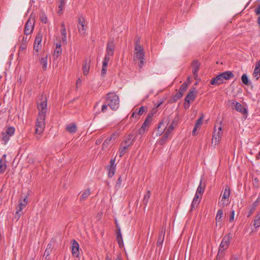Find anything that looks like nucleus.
I'll list each match as a JSON object with an SVG mask.
<instances>
[{
    "instance_id": "1",
    "label": "nucleus",
    "mask_w": 260,
    "mask_h": 260,
    "mask_svg": "<svg viewBox=\"0 0 260 260\" xmlns=\"http://www.w3.org/2000/svg\"><path fill=\"white\" fill-rule=\"evenodd\" d=\"M145 52L143 47L141 45L140 41L137 40L135 44V50L134 53V60H140L138 66L140 68H142L144 64Z\"/></svg>"
},
{
    "instance_id": "2",
    "label": "nucleus",
    "mask_w": 260,
    "mask_h": 260,
    "mask_svg": "<svg viewBox=\"0 0 260 260\" xmlns=\"http://www.w3.org/2000/svg\"><path fill=\"white\" fill-rule=\"evenodd\" d=\"M106 103L110 108L114 111L118 109L119 106V96L114 92L108 93L105 96Z\"/></svg>"
},
{
    "instance_id": "3",
    "label": "nucleus",
    "mask_w": 260,
    "mask_h": 260,
    "mask_svg": "<svg viewBox=\"0 0 260 260\" xmlns=\"http://www.w3.org/2000/svg\"><path fill=\"white\" fill-rule=\"evenodd\" d=\"M45 118L43 112L39 114L36 123L35 134L36 138L39 140L41 138V135L43 133L45 127Z\"/></svg>"
},
{
    "instance_id": "4",
    "label": "nucleus",
    "mask_w": 260,
    "mask_h": 260,
    "mask_svg": "<svg viewBox=\"0 0 260 260\" xmlns=\"http://www.w3.org/2000/svg\"><path fill=\"white\" fill-rule=\"evenodd\" d=\"M232 237V235L231 233H228L223 237L219 247L217 258H220L223 256L224 251L229 247Z\"/></svg>"
},
{
    "instance_id": "5",
    "label": "nucleus",
    "mask_w": 260,
    "mask_h": 260,
    "mask_svg": "<svg viewBox=\"0 0 260 260\" xmlns=\"http://www.w3.org/2000/svg\"><path fill=\"white\" fill-rule=\"evenodd\" d=\"M115 49V43L114 39H109L107 42L106 53L104 59L110 60L111 57L114 55Z\"/></svg>"
},
{
    "instance_id": "6",
    "label": "nucleus",
    "mask_w": 260,
    "mask_h": 260,
    "mask_svg": "<svg viewBox=\"0 0 260 260\" xmlns=\"http://www.w3.org/2000/svg\"><path fill=\"white\" fill-rule=\"evenodd\" d=\"M15 132V129L13 126L7 127L5 132H3L0 138V140L2 141V144L6 145L10 140V138L14 135Z\"/></svg>"
},
{
    "instance_id": "7",
    "label": "nucleus",
    "mask_w": 260,
    "mask_h": 260,
    "mask_svg": "<svg viewBox=\"0 0 260 260\" xmlns=\"http://www.w3.org/2000/svg\"><path fill=\"white\" fill-rule=\"evenodd\" d=\"M77 27L79 34L82 37L85 36L87 24L85 18L82 16L78 17Z\"/></svg>"
},
{
    "instance_id": "8",
    "label": "nucleus",
    "mask_w": 260,
    "mask_h": 260,
    "mask_svg": "<svg viewBox=\"0 0 260 260\" xmlns=\"http://www.w3.org/2000/svg\"><path fill=\"white\" fill-rule=\"evenodd\" d=\"M223 132L222 131L221 126H219L218 128L217 131L216 129V126H214V132L212 136V142L214 141L215 145L218 144L221 139Z\"/></svg>"
},
{
    "instance_id": "9",
    "label": "nucleus",
    "mask_w": 260,
    "mask_h": 260,
    "mask_svg": "<svg viewBox=\"0 0 260 260\" xmlns=\"http://www.w3.org/2000/svg\"><path fill=\"white\" fill-rule=\"evenodd\" d=\"M35 26V20L34 19H31L29 18L25 25L24 33L25 35L27 36L30 34L34 28Z\"/></svg>"
},
{
    "instance_id": "10",
    "label": "nucleus",
    "mask_w": 260,
    "mask_h": 260,
    "mask_svg": "<svg viewBox=\"0 0 260 260\" xmlns=\"http://www.w3.org/2000/svg\"><path fill=\"white\" fill-rule=\"evenodd\" d=\"M41 97L42 102L38 104V109L39 110V114H40L42 112H43L44 116H46L47 112L46 108L47 106V99L45 96L42 95Z\"/></svg>"
},
{
    "instance_id": "11",
    "label": "nucleus",
    "mask_w": 260,
    "mask_h": 260,
    "mask_svg": "<svg viewBox=\"0 0 260 260\" xmlns=\"http://www.w3.org/2000/svg\"><path fill=\"white\" fill-rule=\"evenodd\" d=\"M230 188L229 186L226 185L225 187L221 200V202L223 206L227 205L229 203V197L230 196Z\"/></svg>"
},
{
    "instance_id": "12",
    "label": "nucleus",
    "mask_w": 260,
    "mask_h": 260,
    "mask_svg": "<svg viewBox=\"0 0 260 260\" xmlns=\"http://www.w3.org/2000/svg\"><path fill=\"white\" fill-rule=\"evenodd\" d=\"M27 205V197L25 198L23 201V202L22 201H19V209H18L15 213V218L18 220L20 216H21V215L22 214V209L23 208H24V207H26Z\"/></svg>"
},
{
    "instance_id": "13",
    "label": "nucleus",
    "mask_w": 260,
    "mask_h": 260,
    "mask_svg": "<svg viewBox=\"0 0 260 260\" xmlns=\"http://www.w3.org/2000/svg\"><path fill=\"white\" fill-rule=\"evenodd\" d=\"M170 120L168 118L166 120H163L159 123L157 127V132L156 133L157 136H160L163 134Z\"/></svg>"
},
{
    "instance_id": "14",
    "label": "nucleus",
    "mask_w": 260,
    "mask_h": 260,
    "mask_svg": "<svg viewBox=\"0 0 260 260\" xmlns=\"http://www.w3.org/2000/svg\"><path fill=\"white\" fill-rule=\"evenodd\" d=\"M118 134L117 133H113L111 136L105 140L102 144V149L105 150L109 144L114 142L118 136Z\"/></svg>"
},
{
    "instance_id": "15",
    "label": "nucleus",
    "mask_w": 260,
    "mask_h": 260,
    "mask_svg": "<svg viewBox=\"0 0 260 260\" xmlns=\"http://www.w3.org/2000/svg\"><path fill=\"white\" fill-rule=\"evenodd\" d=\"M72 253L73 256L78 257L79 255V245L75 239L72 241Z\"/></svg>"
},
{
    "instance_id": "16",
    "label": "nucleus",
    "mask_w": 260,
    "mask_h": 260,
    "mask_svg": "<svg viewBox=\"0 0 260 260\" xmlns=\"http://www.w3.org/2000/svg\"><path fill=\"white\" fill-rule=\"evenodd\" d=\"M235 106V109L237 111L243 114H246L247 113L246 109L240 103L233 101L232 103V106Z\"/></svg>"
},
{
    "instance_id": "17",
    "label": "nucleus",
    "mask_w": 260,
    "mask_h": 260,
    "mask_svg": "<svg viewBox=\"0 0 260 260\" xmlns=\"http://www.w3.org/2000/svg\"><path fill=\"white\" fill-rule=\"evenodd\" d=\"M191 66L192 67V74L195 79L198 76V72L200 67V63L197 60H193L192 62Z\"/></svg>"
},
{
    "instance_id": "18",
    "label": "nucleus",
    "mask_w": 260,
    "mask_h": 260,
    "mask_svg": "<svg viewBox=\"0 0 260 260\" xmlns=\"http://www.w3.org/2000/svg\"><path fill=\"white\" fill-rule=\"evenodd\" d=\"M165 228L162 227L161 230H160L158 237L157 240L156 245L157 247H160L161 248L162 247V243L164 241V238L165 235Z\"/></svg>"
},
{
    "instance_id": "19",
    "label": "nucleus",
    "mask_w": 260,
    "mask_h": 260,
    "mask_svg": "<svg viewBox=\"0 0 260 260\" xmlns=\"http://www.w3.org/2000/svg\"><path fill=\"white\" fill-rule=\"evenodd\" d=\"M196 97V88H193L192 89H190L188 94L185 98V102H188L190 101H193Z\"/></svg>"
},
{
    "instance_id": "20",
    "label": "nucleus",
    "mask_w": 260,
    "mask_h": 260,
    "mask_svg": "<svg viewBox=\"0 0 260 260\" xmlns=\"http://www.w3.org/2000/svg\"><path fill=\"white\" fill-rule=\"evenodd\" d=\"M155 111L153 112L149 113L147 115L144 122L142 124V126H143L145 128H146L147 127H149L151 124V122L152 120L153 114L155 113Z\"/></svg>"
},
{
    "instance_id": "21",
    "label": "nucleus",
    "mask_w": 260,
    "mask_h": 260,
    "mask_svg": "<svg viewBox=\"0 0 260 260\" xmlns=\"http://www.w3.org/2000/svg\"><path fill=\"white\" fill-rule=\"evenodd\" d=\"M223 83V80L220 74L212 78L210 81V83L213 85H219Z\"/></svg>"
},
{
    "instance_id": "22",
    "label": "nucleus",
    "mask_w": 260,
    "mask_h": 260,
    "mask_svg": "<svg viewBox=\"0 0 260 260\" xmlns=\"http://www.w3.org/2000/svg\"><path fill=\"white\" fill-rule=\"evenodd\" d=\"M147 111V108L144 106L141 107L139 109H136L132 114V117H135L136 118H139V116L142 115L144 112Z\"/></svg>"
},
{
    "instance_id": "23",
    "label": "nucleus",
    "mask_w": 260,
    "mask_h": 260,
    "mask_svg": "<svg viewBox=\"0 0 260 260\" xmlns=\"http://www.w3.org/2000/svg\"><path fill=\"white\" fill-rule=\"evenodd\" d=\"M90 60L87 58H85L83 63V74L86 75L88 74L90 69Z\"/></svg>"
},
{
    "instance_id": "24",
    "label": "nucleus",
    "mask_w": 260,
    "mask_h": 260,
    "mask_svg": "<svg viewBox=\"0 0 260 260\" xmlns=\"http://www.w3.org/2000/svg\"><path fill=\"white\" fill-rule=\"evenodd\" d=\"M134 141L135 137H134V135L133 134H129L122 143L129 147V146L133 144Z\"/></svg>"
},
{
    "instance_id": "25",
    "label": "nucleus",
    "mask_w": 260,
    "mask_h": 260,
    "mask_svg": "<svg viewBox=\"0 0 260 260\" xmlns=\"http://www.w3.org/2000/svg\"><path fill=\"white\" fill-rule=\"evenodd\" d=\"M253 76L256 77V80H258L260 77V60L257 61L255 64Z\"/></svg>"
},
{
    "instance_id": "26",
    "label": "nucleus",
    "mask_w": 260,
    "mask_h": 260,
    "mask_svg": "<svg viewBox=\"0 0 260 260\" xmlns=\"http://www.w3.org/2000/svg\"><path fill=\"white\" fill-rule=\"evenodd\" d=\"M220 74L222 77L223 80L225 79L226 80H230L235 76L232 72L229 71L221 73Z\"/></svg>"
},
{
    "instance_id": "27",
    "label": "nucleus",
    "mask_w": 260,
    "mask_h": 260,
    "mask_svg": "<svg viewBox=\"0 0 260 260\" xmlns=\"http://www.w3.org/2000/svg\"><path fill=\"white\" fill-rule=\"evenodd\" d=\"M116 239L120 247L123 246V242L120 228H118L116 232Z\"/></svg>"
},
{
    "instance_id": "28",
    "label": "nucleus",
    "mask_w": 260,
    "mask_h": 260,
    "mask_svg": "<svg viewBox=\"0 0 260 260\" xmlns=\"http://www.w3.org/2000/svg\"><path fill=\"white\" fill-rule=\"evenodd\" d=\"M128 147L129 146L127 145H123V143H121L118 150L119 157H121L125 154L126 151L128 150Z\"/></svg>"
},
{
    "instance_id": "29",
    "label": "nucleus",
    "mask_w": 260,
    "mask_h": 260,
    "mask_svg": "<svg viewBox=\"0 0 260 260\" xmlns=\"http://www.w3.org/2000/svg\"><path fill=\"white\" fill-rule=\"evenodd\" d=\"M61 52H62V49H61V45L59 44H56V48H55V50H54L53 55L54 59H56L59 55H60V54H61Z\"/></svg>"
},
{
    "instance_id": "30",
    "label": "nucleus",
    "mask_w": 260,
    "mask_h": 260,
    "mask_svg": "<svg viewBox=\"0 0 260 260\" xmlns=\"http://www.w3.org/2000/svg\"><path fill=\"white\" fill-rule=\"evenodd\" d=\"M199 194H197V193H196L193 199V201L192 202L191 205V209L190 210L192 211L193 209H194L196 207H197L199 204L200 201H199Z\"/></svg>"
},
{
    "instance_id": "31",
    "label": "nucleus",
    "mask_w": 260,
    "mask_h": 260,
    "mask_svg": "<svg viewBox=\"0 0 260 260\" xmlns=\"http://www.w3.org/2000/svg\"><path fill=\"white\" fill-rule=\"evenodd\" d=\"M109 60L104 59L103 61L102 69L101 71V76L104 77L107 73V66Z\"/></svg>"
},
{
    "instance_id": "32",
    "label": "nucleus",
    "mask_w": 260,
    "mask_h": 260,
    "mask_svg": "<svg viewBox=\"0 0 260 260\" xmlns=\"http://www.w3.org/2000/svg\"><path fill=\"white\" fill-rule=\"evenodd\" d=\"M66 130L70 133H75L77 131V126L75 123H72L67 125Z\"/></svg>"
},
{
    "instance_id": "33",
    "label": "nucleus",
    "mask_w": 260,
    "mask_h": 260,
    "mask_svg": "<svg viewBox=\"0 0 260 260\" xmlns=\"http://www.w3.org/2000/svg\"><path fill=\"white\" fill-rule=\"evenodd\" d=\"M40 62L42 65L43 70L46 71L47 68V55L42 57L40 59Z\"/></svg>"
},
{
    "instance_id": "34",
    "label": "nucleus",
    "mask_w": 260,
    "mask_h": 260,
    "mask_svg": "<svg viewBox=\"0 0 260 260\" xmlns=\"http://www.w3.org/2000/svg\"><path fill=\"white\" fill-rule=\"evenodd\" d=\"M7 168L6 161L3 159H0V174L4 173Z\"/></svg>"
},
{
    "instance_id": "35",
    "label": "nucleus",
    "mask_w": 260,
    "mask_h": 260,
    "mask_svg": "<svg viewBox=\"0 0 260 260\" xmlns=\"http://www.w3.org/2000/svg\"><path fill=\"white\" fill-rule=\"evenodd\" d=\"M259 202V198H258L256 199V200L253 203L252 206L249 209V212L248 215H247V217H249L253 213L254 211L255 210L257 206L258 205Z\"/></svg>"
},
{
    "instance_id": "36",
    "label": "nucleus",
    "mask_w": 260,
    "mask_h": 260,
    "mask_svg": "<svg viewBox=\"0 0 260 260\" xmlns=\"http://www.w3.org/2000/svg\"><path fill=\"white\" fill-rule=\"evenodd\" d=\"M253 225L255 228L260 226V211L257 214L253 221Z\"/></svg>"
},
{
    "instance_id": "37",
    "label": "nucleus",
    "mask_w": 260,
    "mask_h": 260,
    "mask_svg": "<svg viewBox=\"0 0 260 260\" xmlns=\"http://www.w3.org/2000/svg\"><path fill=\"white\" fill-rule=\"evenodd\" d=\"M205 188V184H204L202 185V179L201 180L200 185H199L196 193L197 194H203Z\"/></svg>"
},
{
    "instance_id": "38",
    "label": "nucleus",
    "mask_w": 260,
    "mask_h": 260,
    "mask_svg": "<svg viewBox=\"0 0 260 260\" xmlns=\"http://www.w3.org/2000/svg\"><path fill=\"white\" fill-rule=\"evenodd\" d=\"M150 191L148 190L144 197V199L143 200V203L145 206H146L148 203L149 200L150 198Z\"/></svg>"
},
{
    "instance_id": "39",
    "label": "nucleus",
    "mask_w": 260,
    "mask_h": 260,
    "mask_svg": "<svg viewBox=\"0 0 260 260\" xmlns=\"http://www.w3.org/2000/svg\"><path fill=\"white\" fill-rule=\"evenodd\" d=\"M90 194V190L89 189H87L84 191L80 197V200H85L87 197Z\"/></svg>"
},
{
    "instance_id": "40",
    "label": "nucleus",
    "mask_w": 260,
    "mask_h": 260,
    "mask_svg": "<svg viewBox=\"0 0 260 260\" xmlns=\"http://www.w3.org/2000/svg\"><path fill=\"white\" fill-rule=\"evenodd\" d=\"M59 1V5H58V8L59 10H58V14H61L62 11L64 8L66 2L65 0H58Z\"/></svg>"
},
{
    "instance_id": "41",
    "label": "nucleus",
    "mask_w": 260,
    "mask_h": 260,
    "mask_svg": "<svg viewBox=\"0 0 260 260\" xmlns=\"http://www.w3.org/2000/svg\"><path fill=\"white\" fill-rule=\"evenodd\" d=\"M174 122H175V121L173 120V122L171 123V124L167 128L166 132L165 133V134L169 136V135L171 134L172 132L173 131V130L174 128Z\"/></svg>"
},
{
    "instance_id": "42",
    "label": "nucleus",
    "mask_w": 260,
    "mask_h": 260,
    "mask_svg": "<svg viewBox=\"0 0 260 260\" xmlns=\"http://www.w3.org/2000/svg\"><path fill=\"white\" fill-rule=\"evenodd\" d=\"M42 39V35L40 33H38L35 38L34 44L41 45Z\"/></svg>"
},
{
    "instance_id": "43",
    "label": "nucleus",
    "mask_w": 260,
    "mask_h": 260,
    "mask_svg": "<svg viewBox=\"0 0 260 260\" xmlns=\"http://www.w3.org/2000/svg\"><path fill=\"white\" fill-rule=\"evenodd\" d=\"M107 169L108 170V176L109 177H112L115 174V167H108Z\"/></svg>"
},
{
    "instance_id": "44",
    "label": "nucleus",
    "mask_w": 260,
    "mask_h": 260,
    "mask_svg": "<svg viewBox=\"0 0 260 260\" xmlns=\"http://www.w3.org/2000/svg\"><path fill=\"white\" fill-rule=\"evenodd\" d=\"M223 211L221 209H219L217 212L216 215V222L221 221V218L223 215Z\"/></svg>"
},
{
    "instance_id": "45",
    "label": "nucleus",
    "mask_w": 260,
    "mask_h": 260,
    "mask_svg": "<svg viewBox=\"0 0 260 260\" xmlns=\"http://www.w3.org/2000/svg\"><path fill=\"white\" fill-rule=\"evenodd\" d=\"M188 86V84L186 82H184L180 87L179 89L178 90L179 92L181 93L184 94V92L187 90Z\"/></svg>"
},
{
    "instance_id": "46",
    "label": "nucleus",
    "mask_w": 260,
    "mask_h": 260,
    "mask_svg": "<svg viewBox=\"0 0 260 260\" xmlns=\"http://www.w3.org/2000/svg\"><path fill=\"white\" fill-rule=\"evenodd\" d=\"M241 80L243 83L245 85H248L249 84V81L246 74H244L241 77Z\"/></svg>"
},
{
    "instance_id": "47",
    "label": "nucleus",
    "mask_w": 260,
    "mask_h": 260,
    "mask_svg": "<svg viewBox=\"0 0 260 260\" xmlns=\"http://www.w3.org/2000/svg\"><path fill=\"white\" fill-rule=\"evenodd\" d=\"M183 96V93H181V92L178 91L175 95L173 96V102H175L177 101H178L179 99L181 98Z\"/></svg>"
},
{
    "instance_id": "48",
    "label": "nucleus",
    "mask_w": 260,
    "mask_h": 260,
    "mask_svg": "<svg viewBox=\"0 0 260 260\" xmlns=\"http://www.w3.org/2000/svg\"><path fill=\"white\" fill-rule=\"evenodd\" d=\"M168 137V136L164 134L162 137L159 139L158 143L161 145H164L166 142Z\"/></svg>"
},
{
    "instance_id": "49",
    "label": "nucleus",
    "mask_w": 260,
    "mask_h": 260,
    "mask_svg": "<svg viewBox=\"0 0 260 260\" xmlns=\"http://www.w3.org/2000/svg\"><path fill=\"white\" fill-rule=\"evenodd\" d=\"M40 19L41 22L44 23H46L47 22V17L44 13L40 14Z\"/></svg>"
},
{
    "instance_id": "50",
    "label": "nucleus",
    "mask_w": 260,
    "mask_h": 260,
    "mask_svg": "<svg viewBox=\"0 0 260 260\" xmlns=\"http://www.w3.org/2000/svg\"><path fill=\"white\" fill-rule=\"evenodd\" d=\"M52 247L51 243H49L45 251V254H46L47 256L50 254V252L52 250Z\"/></svg>"
},
{
    "instance_id": "51",
    "label": "nucleus",
    "mask_w": 260,
    "mask_h": 260,
    "mask_svg": "<svg viewBox=\"0 0 260 260\" xmlns=\"http://www.w3.org/2000/svg\"><path fill=\"white\" fill-rule=\"evenodd\" d=\"M203 115L200 117L196 121L195 126L199 128L203 123Z\"/></svg>"
},
{
    "instance_id": "52",
    "label": "nucleus",
    "mask_w": 260,
    "mask_h": 260,
    "mask_svg": "<svg viewBox=\"0 0 260 260\" xmlns=\"http://www.w3.org/2000/svg\"><path fill=\"white\" fill-rule=\"evenodd\" d=\"M60 32H61V34L62 36L67 35L66 26L63 23H61V24Z\"/></svg>"
},
{
    "instance_id": "53",
    "label": "nucleus",
    "mask_w": 260,
    "mask_h": 260,
    "mask_svg": "<svg viewBox=\"0 0 260 260\" xmlns=\"http://www.w3.org/2000/svg\"><path fill=\"white\" fill-rule=\"evenodd\" d=\"M108 106H109V105L106 103V104L103 105L102 106L101 112H102V113L106 112V111L107 110ZM99 113H100V112Z\"/></svg>"
},
{
    "instance_id": "54",
    "label": "nucleus",
    "mask_w": 260,
    "mask_h": 260,
    "mask_svg": "<svg viewBox=\"0 0 260 260\" xmlns=\"http://www.w3.org/2000/svg\"><path fill=\"white\" fill-rule=\"evenodd\" d=\"M234 216H235V211L234 210H232L231 211V213L230 218H229V221L230 222L234 221Z\"/></svg>"
},
{
    "instance_id": "55",
    "label": "nucleus",
    "mask_w": 260,
    "mask_h": 260,
    "mask_svg": "<svg viewBox=\"0 0 260 260\" xmlns=\"http://www.w3.org/2000/svg\"><path fill=\"white\" fill-rule=\"evenodd\" d=\"M146 131V128H145L143 126H141L140 129L138 131V133L139 135H143Z\"/></svg>"
},
{
    "instance_id": "56",
    "label": "nucleus",
    "mask_w": 260,
    "mask_h": 260,
    "mask_svg": "<svg viewBox=\"0 0 260 260\" xmlns=\"http://www.w3.org/2000/svg\"><path fill=\"white\" fill-rule=\"evenodd\" d=\"M41 48V45H34V49L36 52H38Z\"/></svg>"
},
{
    "instance_id": "57",
    "label": "nucleus",
    "mask_w": 260,
    "mask_h": 260,
    "mask_svg": "<svg viewBox=\"0 0 260 260\" xmlns=\"http://www.w3.org/2000/svg\"><path fill=\"white\" fill-rule=\"evenodd\" d=\"M254 12L257 15H260V4L255 8Z\"/></svg>"
},
{
    "instance_id": "58",
    "label": "nucleus",
    "mask_w": 260,
    "mask_h": 260,
    "mask_svg": "<svg viewBox=\"0 0 260 260\" xmlns=\"http://www.w3.org/2000/svg\"><path fill=\"white\" fill-rule=\"evenodd\" d=\"M115 159H111L110 160V165L108 166V167H116V165H115Z\"/></svg>"
},
{
    "instance_id": "59",
    "label": "nucleus",
    "mask_w": 260,
    "mask_h": 260,
    "mask_svg": "<svg viewBox=\"0 0 260 260\" xmlns=\"http://www.w3.org/2000/svg\"><path fill=\"white\" fill-rule=\"evenodd\" d=\"M190 106V102H185L184 103V107L185 109H188Z\"/></svg>"
},
{
    "instance_id": "60",
    "label": "nucleus",
    "mask_w": 260,
    "mask_h": 260,
    "mask_svg": "<svg viewBox=\"0 0 260 260\" xmlns=\"http://www.w3.org/2000/svg\"><path fill=\"white\" fill-rule=\"evenodd\" d=\"M102 141H103L102 138H99L95 141V144L100 145L102 143Z\"/></svg>"
},
{
    "instance_id": "61",
    "label": "nucleus",
    "mask_w": 260,
    "mask_h": 260,
    "mask_svg": "<svg viewBox=\"0 0 260 260\" xmlns=\"http://www.w3.org/2000/svg\"><path fill=\"white\" fill-rule=\"evenodd\" d=\"M198 128V127H196V126H194V127L193 129L192 132V134L193 136H196L197 135L196 131Z\"/></svg>"
},
{
    "instance_id": "62",
    "label": "nucleus",
    "mask_w": 260,
    "mask_h": 260,
    "mask_svg": "<svg viewBox=\"0 0 260 260\" xmlns=\"http://www.w3.org/2000/svg\"><path fill=\"white\" fill-rule=\"evenodd\" d=\"M62 41L63 43H65V44L67 43V35L62 36Z\"/></svg>"
},
{
    "instance_id": "63",
    "label": "nucleus",
    "mask_w": 260,
    "mask_h": 260,
    "mask_svg": "<svg viewBox=\"0 0 260 260\" xmlns=\"http://www.w3.org/2000/svg\"><path fill=\"white\" fill-rule=\"evenodd\" d=\"M164 101H159L157 103H156L155 105L156 106V108H158L162 103H163Z\"/></svg>"
},
{
    "instance_id": "64",
    "label": "nucleus",
    "mask_w": 260,
    "mask_h": 260,
    "mask_svg": "<svg viewBox=\"0 0 260 260\" xmlns=\"http://www.w3.org/2000/svg\"><path fill=\"white\" fill-rule=\"evenodd\" d=\"M81 80L79 78L77 79V80L76 81V86H77L78 84H80L81 83Z\"/></svg>"
}]
</instances>
